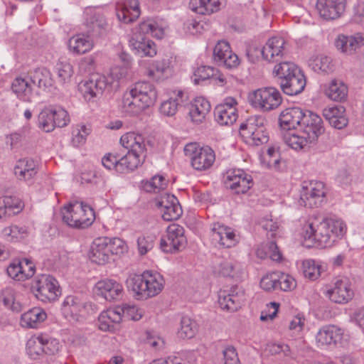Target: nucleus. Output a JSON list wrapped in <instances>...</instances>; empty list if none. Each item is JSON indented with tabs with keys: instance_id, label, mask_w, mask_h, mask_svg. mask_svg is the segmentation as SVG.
<instances>
[{
	"instance_id": "nucleus-1",
	"label": "nucleus",
	"mask_w": 364,
	"mask_h": 364,
	"mask_svg": "<svg viewBox=\"0 0 364 364\" xmlns=\"http://www.w3.org/2000/svg\"><path fill=\"white\" fill-rule=\"evenodd\" d=\"M347 232L346 223L338 218H326L319 223L307 221L303 225L301 236L304 241L320 248L332 246Z\"/></svg>"
},
{
	"instance_id": "nucleus-2",
	"label": "nucleus",
	"mask_w": 364,
	"mask_h": 364,
	"mask_svg": "<svg viewBox=\"0 0 364 364\" xmlns=\"http://www.w3.org/2000/svg\"><path fill=\"white\" fill-rule=\"evenodd\" d=\"M167 24L163 20L147 19L140 23L133 31L129 43L132 50L141 57H154L157 53L156 43L145 34L161 39L165 36Z\"/></svg>"
},
{
	"instance_id": "nucleus-3",
	"label": "nucleus",
	"mask_w": 364,
	"mask_h": 364,
	"mask_svg": "<svg viewBox=\"0 0 364 364\" xmlns=\"http://www.w3.org/2000/svg\"><path fill=\"white\" fill-rule=\"evenodd\" d=\"M158 99L156 86L149 81H139L124 92L120 108L129 116H135L153 106Z\"/></svg>"
},
{
	"instance_id": "nucleus-4",
	"label": "nucleus",
	"mask_w": 364,
	"mask_h": 364,
	"mask_svg": "<svg viewBox=\"0 0 364 364\" xmlns=\"http://www.w3.org/2000/svg\"><path fill=\"white\" fill-rule=\"evenodd\" d=\"M129 65H115L111 68L107 75L94 74L84 81L80 90L84 98L90 101L101 95L104 91L117 88L121 80L125 79L129 73Z\"/></svg>"
},
{
	"instance_id": "nucleus-5",
	"label": "nucleus",
	"mask_w": 364,
	"mask_h": 364,
	"mask_svg": "<svg viewBox=\"0 0 364 364\" xmlns=\"http://www.w3.org/2000/svg\"><path fill=\"white\" fill-rule=\"evenodd\" d=\"M273 75L277 78L282 90L287 95L300 94L306 87V80L303 71L292 62L284 61L276 64Z\"/></svg>"
},
{
	"instance_id": "nucleus-6",
	"label": "nucleus",
	"mask_w": 364,
	"mask_h": 364,
	"mask_svg": "<svg viewBox=\"0 0 364 364\" xmlns=\"http://www.w3.org/2000/svg\"><path fill=\"white\" fill-rule=\"evenodd\" d=\"M127 286L136 299L142 300L158 295L164 289V277L156 272L144 271L127 279Z\"/></svg>"
},
{
	"instance_id": "nucleus-7",
	"label": "nucleus",
	"mask_w": 364,
	"mask_h": 364,
	"mask_svg": "<svg viewBox=\"0 0 364 364\" xmlns=\"http://www.w3.org/2000/svg\"><path fill=\"white\" fill-rule=\"evenodd\" d=\"M128 250L125 241L119 237H100L92 242L88 257L90 261L99 265L108 263L114 255H120Z\"/></svg>"
},
{
	"instance_id": "nucleus-8",
	"label": "nucleus",
	"mask_w": 364,
	"mask_h": 364,
	"mask_svg": "<svg viewBox=\"0 0 364 364\" xmlns=\"http://www.w3.org/2000/svg\"><path fill=\"white\" fill-rule=\"evenodd\" d=\"M120 144L127 149V154L122 156V164H128L135 169L144 163L146 156V141L142 134L127 132L121 136Z\"/></svg>"
},
{
	"instance_id": "nucleus-9",
	"label": "nucleus",
	"mask_w": 364,
	"mask_h": 364,
	"mask_svg": "<svg viewBox=\"0 0 364 364\" xmlns=\"http://www.w3.org/2000/svg\"><path fill=\"white\" fill-rule=\"evenodd\" d=\"M61 213L63 222L72 228H87L95 219L92 208L82 202H75L64 206Z\"/></svg>"
},
{
	"instance_id": "nucleus-10",
	"label": "nucleus",
	"mask_w": 364,
	"mask_h": 364,
	"mask_svg": "<svg viewBox=\"0 0 364 364\" xmlns=\"http://www.w3.org/2000/svg\"><path fill=\"white\" fill-rule=\"evenodd\" d=\"M264 124L265 119L259 115L251 116L241 124L240 134L245 142L251 146H259L267 142L269 137Z\"/></svg>"
},
{
	"instance_id": "nucleus-11",
	"label": "nucleus",
	"mask_w": 364,
	"mask_h": 364,
	"mask_svg": "<svg viewBox=\"0 0 364 364\" xmlns=\"http://www.w3.org/2000/svg\"><path fill=\"white\" fill-rule=\"evenodd\" d=\"M82 24L92 37H100L109 30V23L104 11L97 6H87L82 15Z\"/></svg>"
},
{
	"instance_id": "nucleus-12",
	"label": "nucleus",
	"mask_w": 364,
	"mask_h": 364,
	"mask_svg": "<svg viewBox=\"0 0 364 364\" xmlns=\"http://www.w3.org/2000/svg\"><path fill=\"white\" fill-rule=\"evenodd\" d=\"M95 305L79 295L67 296L61 305L62 314L70 321H78L94 312Z\"/></svg>"
},
{
	"instance_id": "nucleus-13",
	"label": "nucleus",
	"mask_w": 364,
	"mask_h": 364,
	"mask_svg": "<svg viewBox=\"0 0 364 364\" xmlns=\"http://www.w3.org/2000/svg\"><path fill=\"white\" fill-rule=\"evenodd\" d=\"M191 166L196 171L209 169L215 161V151L208 146H200L197 143H188L183 149Z\"/></svg>"
},
{
	"instance_id": "nucleus-14",
	"label": "nucleus",
	"mask_w": 364,
	"mask_h": 364,
	"mask_svg": "<svg viewBox=\"0 0 364 364\" xmlns=\"http://www.w3.org/2000/svg\"><path fill=\"white\" fill-rule=\"evenodd\" d=\"M250 103L256 109L269 112L277 108L282 103V95L274 87L258 89L249 95Z\"/></svg>"
},
{
	"instance_id": "nucleus-15",
	"label": "nucleus",
	"mask_w": 364,
	"mask_h": 364,
	"mask_svg": "<svg viewBox=\"0 0 364 364\" xmlns=\"http://www.w3.org/2000/svg\"><path fill=\"white\" fill-rule=\"evenodd\" d=\"M32 289L36 298L43 302L54 301L60 294L58 281L48 274L38 277L32 284Z\"/></svg>"
},
{
	"instance_id": "nucleus-16",
	"label": "nucleus",
	"mask_w": 364,
	"mask_h": 364,
	"mask_svg": "<svg viewBox=\"0 0 364 364\" xmlns=\"http://www.w3.org/2000/svg\"><path fill=\"white\" fill-rule=\"evenodd\" d=\"M326 198L325 185L321 181L304 182L300 192V205L313 208L322 204Z\"/></svg>"
},
{
	"instance_id": "nucleus-17",
	"label": "nucleus",
	"mask_w": 364,
	"mask_h": 364,
	"mask_svg": "<svg viewBox=\"0 0 364 364\" xmlns=\"http://www.w3.org/2000/svg\"><path fill=\"white\" fill-rule=\"evenodd\" d=\"M324 294L332 302L339 304L348 303L354 296L350 280L346 277L336 278L332 286L326 288Z\"/></svg>"
},
{
	"instance_id": "nucleus-18",
	"label": "nucleus",
	"mask_w": 364,
	"mask_h": 364,
	"mask_svg": "<svg viewBox=\"0 0 364 364\" xmlns=\"http://www.w3.org/2000/svg\"><path fill=\"white\" fill-rule=\"evenodd\" d=\"M184 232L183 228L178 224L169 225L166 230V235L161 239V250L166 253H173L183 249L186 244Z\"/></svg>"
},
{
	"instance_id": "nucleus-19",
	"label": "nucleus",
	"mask_w": 364,
	"mask_h": 364,
	"mask_svg": "<svg viewBox=\"0 0 364 364\" xmlns=\"http://www.w3.org/2000/svg\"><path fill=\"white\" fill-rule=\"evenodd\" d=\"M224 183L236 194L247 193L253 185L252 176L240 168L228 169L224 174Z\"/></svg>"
},
{
	"instance_id": "nucleus-20",
	"label": "nucleus",
	"mask_w": 364,
	"mask_h": 364,
	"mask_svg": "<svg viewBox=\"0 0 364 364\" xmlns=\"http://www.w3.org/2000/svg\"><path fill=\"white\" fill-rule=\"evenodd\" d=\"M261 53L262 58L269 63L279 61L288 51L286 40L280 36H275L269 38L262 49H255Z\"/></svg>"
},
{
	"instance_id": "nucleus-21",
	"label": "nucleus",
	"mask_w": 364,
	"mask_h": 364,
	"mask_svg": "<svg viewBox=\"0 0 364 364\" xmlns=\"http://www.w3.org/2000/svg\"><path fill=\"white\" fill-rule=\"evenodd\" d=\"M345 336V330L336 325H326L316 335L318 347H336L341 345Z\"/></svg>"
},
{
	"instance_id": "nucleus-22",
	"label": "nucleus",
	"mask_w": 364,
	"mask_h": 364,
	"mask_svg": "<svg viewBox=\"0 0 364 364\" xmlns=\"http://www.w3.org/2000/svg\"><path fill=\"white\" fill-rule=\"evenodd\" d=\"M237 102L232 97H228L223 102L218 105L214 110L215 121L220 125H230L235 123L238 117Z\"/></svg>"
},
{
	"instance_id": "nucleus-23",
	"label": "nucleus",
	"mask_w": 364,
	"mask_h": 364,
	"mask_svg": "<svg viewBox=\"0 0 364 364\" xmlns=\"http://www.w3.org/2000/svg\"><path fill=\"white\" fill-rule=\"evenodd\" d=\"M213 58L219 65L235 68L240 65L238 56L233 53L230 43L225 40L218 41L213 48Z\"/></svg>"
},
{
	"instance_id": "nucleus-24",
	"label": "nucleus",
	"mask_w": 364,
	"mask_h": 364,
	"mask_svg": "<svg viewBox=\"0 0 364 364\" xmlns=\"http://www.w3.org/2000/svg\"><path fill=\"white\" fill-rule=\"evenodd\" d=\"M334 46L339 53L352 55L364 46V33L358 32L350 36L338 34L335 38Z\"/></svg>"
},
{
	"instance_id": "nucleus-25",
	"label": "nucleus",
	"mask_w": 364,
	"mask_h": 364,
	"mask_svg": "<svg viewBox=\"0 0 364 364\" xmlns=\"http://www.w3.org/2000/svg\"><path fill=\"white\" fill-rule=\"evenodd\" d=\"M246 301L245 291L235 287L227 292L220 291L218 294V304L220 307L225 311L234 312L237 311Z\"/></svg>"
},
{
	"instance_id": "nucleus-26",
	"label": "nucleus",
	"mask_w": 364,
	"mask_h": 364,
	"mask_svg": "<svg viewBox=\"0 0 364 364\" xmlns=\"http://www.w3.org/2000/svg\"><path fill=\"white\" fill-rule=\"evenodd\" d=\"M173 65L171 57L152 60L146 68V75L154 81L161 82L172 75Z\"/></svg>"
},
{
	"instance_id": "nucleus-27",
	"label": "nucleus",
	"mask_w": 364,
	"mask_h": 364,
	"mask_svg": "<svg viewBox=\"0 0 364 364\" xmlns=\"http://www.w3.org/2000/svg\"><path fill=\"white\" fill-rule=\"evenodd\" d=\"M93 291L96 295L109 301L119 300L124 294L122 285L114 279H109L98 281L94 287Z\"/></svg>"
},
{
	"instance_id": "nucleus-28",
	"label": "nucleus",
	"mask_w": 364,
	"mask_h": 364,
	"mask_svg": "<svg viewBox=\"0 0 364 364\" xmlns=\"http://www.w3.org/2000/svg\"><path fill=\"white\" fill-rule=\"evenodd\" d=\"M38 171V164L31 158H23L18 160L14 167V173L16 178L26 182L28 185L33 183Z\"/></svg>"
},
{
	"instance_id": "nucleus-29",
	"label": "nucleus",
	"mask_w": 364,
	"mask_h": 364,
	"mask_svg": "<svg viewBox=\"0 0 364 364\" xmlns=\"http://www.w3.org/2000/svg\"><path fill=\"white\" fill-rule=\"evenodd\" d=\"M211 240L213 243L218 247L230 248L237 242V237L231 228L215 223L211 230Z\"/></svg>"
},
{
	"instance_id": "nucleus-30",
	"label": "nucleus",
	"mask_w": 364,
	"mask_h": 364,
	"mask_svg": "<svg viewBox=\"0 0 364 364\" xmlns=\"http://www.w3.org/2000/svg\"><path fill=\"white\" fill-rule=\"evenodd\" d=\"M304 134L311 136L316 143L319 136L324 132L322 119L319 115L312 112L306 111L299 128Z\"/></svg>"
},
{
	"instance_id": "nucleus-31",
	"label": "nucleus",
	"mask_w": 364,
	"mask_h": 364,
	"mask_svg": "<svg viewBox=\"0 0 364 364\" xmlns=\"http://www.w3.org/2000/svg\"><path fill=\"white\" fill-rule=\"evenodd\" d=\"M346 0H317L316 9L320 16L326 20L339 18L345 11Z\"/></svg>"
},
{
	"instance_id": "nucleus-32",
	"label": "nucleus",
	"mask_w": 364,
	"mask_h": 364,
	"mask_svg": "<svg viewBox=\"0 0 364 364\" xmlns=\"http://www.w3.org/2000/svg\"><path fill=\"white\" fill-rule=\"evenodd\" d=\"M306 111L298 107L284 109L279 118L282 130L286 132L300 128Z\"/></svg>"
},
{
	"instance_id": "nucleus-33",
	"label": "nucleus",
	"mask_w": 364,
	"mask_h": 364,
	"mask_svg": "<svg viewBox=\"0 0 364 364\" xmlns=\"http://www.w3.org/2000/svg\"><path fill=\"white\" fill-rule=\"evenodd\" d=\"M284 143L295 151H307L315 144L311 136L304 134L299 128L283 133Z\"/></svg>"
},
{
	"instance_id": "nucleus-34",
	"label": "nucleus",
	"mask_w": 364,
	"mask_h": 364,
	"mask_svg": "<svg viewBox=\"0 0 364 364\" xmlns=\"http://www.w3.org/2000/svg\"><path fill=\"white\" fill-rule=\"evenodd\" d=\"M6 272L11 278L16 281H23L34 274L35 267L28 259L14 260L8 266Z\"/></svg>"
},
{
	"instance_id": "nucleus-35",
	"label": "nucleus",
	"mask_w": 364,
	"mask_h": 364,
	"mask_svg": "<svg viewBox=\"0 0 364 364\" xmlns=\"http://www.w3.org/2000/svg\"><path fill=\"white\" fill-rule=\"evenodd\" d=\"M116 12L120 21L124 23L132 22L140 16L139 3L138 0H123L118 4Z\"/></svg>"
},
{
	"instance_id": "nucleus-36",
	"label": "nucleus",
	"mask_w": 364,
	"mask_h": 364,
	"mask_svg": "<svg viewBox=\"0 0 364 364\" xmlns=\"http://www.w3.org/2000/svg\"><path fill=\"white\" fill-rule=\"evenodd\" d=\"M186 100V94L181 90H173L168 98L160 105V113L164 116L172 117L176 114L178 107Z\"/></svg>"
},
{
	"instance_id": "nucleus-37",
	"label": "nucleus",
	"mask_w": 364,
	"mask_h": 364,
	"mask_svg": "<svg viewBox=\"0 0 364 364\" xmlns=\"http://www.w3.org/2000/svg\"><path fill=\"white\" fill-rule=\"evenodd\" d=\"M210 110V102L203 97H198L191 102L188 115L193 123L200 124L205 121Z\"/></svg>"
},
{
	"instance_id": "nucleus-38",
	"label": "nucleus",
	"mask_w": 364,
	"mask_h": 364,
	"mask_svg": "<svg viewBox=\"0 0 364 364\" xmlns=\"http://www.w3.org/2000/svg\"><path fill=\"white\" fill-rule=\"evenodd\" d=\"M89 34L77 33L70 37L68 41V48L74 55H82L90 52L94 47L93 41Z\"/></svg>"
},
{
	"instance_id": "nucleus-39",
	"label": "nucleus",
	"mask_w": 364,
	"mask_h": 364,
	"mask_svg": "<svg viewBox=\"0 0 364 364\" xmlns=\"http://www.w3.org/2000/svg\"><path fill=\"white\" fill-rule=\"evenodd\" d=\"M323 115L333 127L338 129L346 127L348 122L346 109L341 105L326 107L323 110Z\"/></svg>"
},
{
	"instance_id": "nucleus-40",
	"label": "nucleus",
	"mask_w": 364,
	"mask_h": 364,
	"mask_svg": "<svg viewBox=\"0 0 364 364\" xmlns=\"http://www.w3.org/2000/svg\"><path fill=\"white\" fill-rule=\"evenodd\" d=\"M325 95L333 101L342 102L348 95L347 86L340 80L333 79L323 85Z\"/></svg>"
},
{
	"instance_id": "nucleus-41",
	"label": "nucleus",
	"mask_w": 364,
	"mask_h": 364,
	"mask_svg": "<svg viewBox=\"0 0 364 364\" xmlns=\"http://www.w3.org/2000/svg\"><path fill=\"white\" fill-rule=\"evenodd\" d=\"M31 77L15 78L11 85V89L16 97L24 102H31L33 95Z\"/></svg>"
},
{
	"instance_id": "nucleus-42",
	"label": "nucleus",
	"mask_w": 364,
	"mask_h": 364,
	"mask_svg": "<svg viewBox=\"0 0 364 364\" xmlns=\"http://www.w3.org/2000/svg\"><path fill=\"white\" fill-rule=\"evenodd\" d=\"M224 4V0H191L190 9L201 15L211 14L218 11Z\"/></svg>"
},
{
	"instance_id": "nucleus-43",
	"label": "nucleus",
	"mask_w": 364,
	"mask_h": 364,
	"mask_svg": "<svg viewBox=\"0 0 364 364\" xmlns=\"http://www.w3.org/2000/svg\"><path fill=\"white\" fill-rule=\"evenodd\" d=\"M46 317V313L42 309L35 307L21 315L20 323L23 328H36Z\"/></svg>"
},
{
	"instance_id": "nucleus-44",
	"label": "nucleus",
	"mask_w": 364,
	"mask_h": 364,
	"mask_svg": "<svg viewBox=\"0 0 364 364\" xmlns=\"http://www.w3.org/2000/svg\"><path fill=\"white\" fill-rule=\"evenodd\" d=\"M326 270L327 264L322 261L307 259L302 262L303 274L311 281L318 279Z\"/></svg>"
},
{
	"instance_id": "nucleus-45",
	"label": "nucleus",
	"mask_w": 364,
	"mask_h": 364,
	"mask_svg": "<svg viewBox=\"0 0 364 364\" xmlns=\"http://www.w3.org/2000/svg\"><path fill=\"white\" fill-rule=\"evenodd\" d=\"M32 83L38 87L50 91L54 87L55 82L52 74L46 68H39L34 70L31 75Z\"/></svg>"
},
{
	"instance_id": "nucleus-46",
	"label": "nucleus",
	"mask_w": 364,
	"mask_h": 364,
	"mask_svg": "<svg viewBox=\"0 0 364 364\" xmlns=\"http://www.w3.org/2000/svg\"><path fill=\"white\" fill-rule=\"evenodd\" d=\"M308 64L317 73H328L333 69L331 58L323 54L311 56Z\"/></svg>"
},
{
	"instance_id": "nucleus-47",
	"label": "nucleus",
	"mask_w": 364,
	"mask_h": 364,
	"mask_svg": "<svg viewBox=\"0 0 364 364\" xmlns=\"http://www.w3.org/2000/svg\"><path fill=\"white\" fill-rule=\"evenodd\" d=\"M38 127L45 132H50L56 127V121L53 117V107L43 109L38 116Z\"/></svg>"
},
{
	"instance_id": "nucleus-48",
	"label": "nucleus",
	"mask_w": 364,
	"mask_h": 364,
	"mask_svg": "<svg viewBox=\"0 0 364 364\" xmlns=\"http://www.w3.org/2000/svg\"><path fill=\"white\" fill-rule=\"evenodd\" d=\"M260 162L264 167L279 170L281 163V156L279 149L274 146L269 147L260 156Z\"/></svg>"
},
{
	"instance_id": "nucleus-49",
	"label": "nucleus",
	"mask_w": 364,
	"mask_h": 364,
	"mask_svg": "<svg viewBox=\"0 0 364 364\" xmlns=\"http://www.w3.org/2000/svg\"><path fill=\"white\" fill-rule=\"evenodd\" d=\"M55 72L58 82L62 85H67L71 82L74 74L73 65L68 61H59L55 66Z\"/></svg>"
},
{
	"instance_id": "nucleus-50",
	"label": "nucleus",
	"mask_w": 364,
	"mask_h": 364,
	"mask_svg": "<svg viewBox=\"0 0 364 364\" xmlns=\"http://www.w3.org/2000/svg\"><path fill=\"white\" fill-rule=\"evenodd\" d=\"M28 230L25 227L10 225L1 232V237L7 242H18L28 236Z\"/></svg>"
},
{
	"instance_id": "nucleus-51",
	"label": "nucleus",
	"mask_w": 364,
	"mask_h": 364,
	"mask_svg": "<svg viewBox=\"0 0 364 364\" xmlns=\"http://www.w3.org/2000/svg\"><path fill=\"white\" fill-rule=\"evenodd\" d=\"M102 164L105 168L108 170L115 169L119 173H124L128 171L134 170L133 167L129 165L122 164V157L117 158L115 155L112 154H107L102 159Z\"/></svg>"
},
{
	"instance_id": "nucleus-52",
	"label": "nucleus",
	"mask_w": 364,
	"mask_h": 364,
	"mask_svg": "<svg viewBox=\"0 0 364 364\" xmlns=\"http://www.w3.org/2000/svg\"><path fill=\"white\" fill-rule=\"evenodd\" d=\"M168 181L161 175H155L150 180L142 181V188L146 192L157 193L166 188Z\"/></svg>"
},
{
	"instance_id": "nucleus-53",
	"label": "nucleus",
	"mask_w": 364,
	"mask_h": 364,
	"mask_svg": "<svg viewBox=\"0 0 364 364\" xmlns=\"http://www.w3.org/2000/svg\"><path fill=\"white\" fill-rule=\"evenodd\" d=\"M0 301L6 308L14 311L18 312L21 309V304L16 301L15 291L12 288L7 287L2 290Z\"/></svg>"
},
{
	"instance_id": "nucleus-54",
	"label": "nucleus",
	"mask_w": 364,
	"mask_h": 364,
	"mask_svg": "<svg viewBox=\"0 0 364 364\" xmlns=\"http://www.w3.org/2000/svg\"><path fill=\"white\" fill-rule=\"evenodd\" d=\"M197 331V323L188 316H183L181 320L178 336L181 338H191Z\"/></svg>"
},
{
	"instance_id": "nucleus-55",
	"label": "nucleus",
	"mask_w": 364,
	"mask_h": 364,
	"mask_svg": "<svg viewBox=\"0 0 364 364\" xmlns=\"http://www.w3.org/2000/svg\"><path fill=\"white\" fill-rule=\"evenodd\" d=\"M26 350L28 355L32 359H37L43 354V348L41 334L31 336L26 343Z\"/></svg>"
},
{
	"instance_id": "nucleus-56",
	"label": "nucleus",
	"mask_w": 364,
	"mask_h": 364,
	"mask_svg": "<svg viewBox=\"0 0 364 364\" xmlns=\"http://www.w3.org/2000/svg\"><path fill=\"white\" fill-rule=\"evenodd\" d=\"M90 134V129L84 124L76 125L72 131L71 143L75 147H79L85 144Z\"/></svg>"
},
{
	"instance_id": "nucleus-57",
	"label": "nucleus",
	"mask_w": 364,
	"mask_h": 364,
	"mask_svg": "<svg viewBox=\"0 0 364 364\" xmlns=\"http://www.w3.org/2000/svg\"><path fill=\"white\" fill-rule=\"evenodd\" d=\"M41 336L43 353L47 355H55L59 352L61 345L58 339L46 333H41Z\"/></svg>"
},
{
	"instance_id": "nucleus-58",
	"label": "nucleus",
	"mask_w": 364,
	"mask_h": 364,
	"mask_svg": "<svg viewBox=\"0 0 364 364\" xmlns=\"http://www.w3.org/2000/svg\"><path fill=\"white\" fill-rule=\"evenodd\" d=\"M7 216L19 213L23 208L22 200L16 196H4Z\"/></svg>"
},
{
	"instance_id": "nucleus-59",
	"label": "nucleus",
	"mask_w": 364,
	"mask_h": 364,
	"mask_svg": "<svg viewBox=\"0 0 364 364\" xmlns=\"http://www.w3.org/2000/svg\"><path fill=\"white\" fill-rule=\"evenodd\" d=\"M235 269V263L229 260H222L213 266V272L223 277H234Z\"/></svg>"
},
{
	"instance_id": "nucleus-60",
	"label": "nucleus",
	"mask_w": 364,
	"mask_h": 364,
	"mask_svg": "<svg viewBox=\"0 0 364 364\" xmlns=\"http://www.w3.org/2000/svg\"><path fill=\"white\" fill-rule=\"evenodd\" d=\"M279 279L277 287L284 291H291L296 287V282L293 277L289 274L278 272Z\"/></svg>"
},
{
	"instance_id": "nucleus-61",
	"label": "nucleus",
	"mask_w": 364,
	"mask_h": 364,
	"mask_svg": "<svg viewBox=\"0 0 364 364\" xmlns=\"http://www.w3.org/2000/svg\"><path fill=\"white\" fill-rule=\"evenodd\" d=\"M163 220L166 221L175 220L179 218L182 214V208L180 204H175L165 207L164 209L159 210Z\"/></svg>"
},
{
	"instance_id": "nucleus-62",
	"label": "nucleus",
	"mask_w": 364,
	"mask_h": 364,
	"mask_svg": "<svg viewBox=\"0 0 364 364\" xmlns=\"http://www.w3.org/2000/svg\"><path fill=\"white\" fill-rule=\"evenodd\" d=\"M213 75V68L210 66H200L197 68L192 76V80L195 84L208 80Z\"/></svg>"
},
{
	"instance_id": "nucleus-63",
	"label": "nucleus",
	"mask_w": 364,
	"mask_h": 364,
	"mask_svg": "<svg viewBox=\"0 0 364 364\" xmlns=\"http://www.w3.org/2000/svg\"><path fill=\"white\" fill-rule=\"evenodd\" d=\"M53 113L55 121H56V127H64L69 124L70 116L63 107H53Z\"/></svg>"
},
{
	"instance_id": "nucleus-64",
	"label": "nucleus",
	"mask_w": 364,
	"mask_h": 364,
	"mask_svg": "<svg viewBox=\"0 0 364 364\" xmlns=\"http://www.w3.org/2000/svg\"><path fill=\"white\" fill-rule=\"evenodd\" d=\"M121 310L122 311L120 312L122 318L124 316L133 321H139L144 314V311L136 306L126 305L121 307Z\"/></svg>"
}]
</instances>
